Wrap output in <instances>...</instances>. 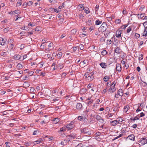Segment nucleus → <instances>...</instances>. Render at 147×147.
Segmentation results:
<instances>
[{
	"label": "nucleus",
	"instance_id": "1",
	"mask_svg": "<svg viewBox=\"0 0 147 147\" xmlns=\"http://www.w3.org/2000/svg\"><path fill=\"white\" fill-rule=\"evenodd\" d=\"M95 71H94L89 74L86 73L84 75V76L86 78L87 80L89 81H91L94 78L93 75L95 74Z\"/></svg>",
	"mask_w": 147,
	"mask_h": 147
},
{
	"label": "nucleus",
	"instance_id": "2",
	"mask_svg": "<svg viewBox=\"0 0 147 147\" xmlns=\"http://www.w3.org/2000/svg\"><path fill=\"white\" fill-rule=\"evenodd\" d=\"M81 132L86 135L89 136L92 134V132L90 130H88L86 128H83L81 130Z\"/></svg>",
	"mask_w": 147,
	"mask_h": 147
},
{
	"label": "nucleus",
	"instance_id": "3",
	"mask_svg": "<svg viewBox=\"0 0 147 147\" xmlns=\"http://www.w3.org/2000/svg\"><path fill=\"white\" fill-rule=\"evenodd\" d=\"M107 24L106 23L104 22L99 27V29L101 31V32H104L107 30Z\"/></svg>",
	"mask_w": 147,
	"mask_h": 147
},
{
	"label": "nucleus",
	"instance_id": "4",
	"mask_svg": "<svg viewBox=\"0 0 147 147\" xmlns=\"http://www.w3.org/2000/svg\"><path fill=\"white\" fill-rule=\"evenodd\" d=\"M121 49L119 47H116L114 52V55H118L121 53Z\"/></svg>",
	"mask_w": 147,
	"mask_h": 147
},
{
	"label": "nucleus",
	"instance_id": "5",
	"mask_svg": "<svg viewBox=\"0 0 147 147\" xmlns=\"http://www.w3.org/2000/svg\"><path fill=\"white\" fill-rule=\"evenodd\" d=\"M139 142L143 145L147 143V140L146 138H142L140 139Z\"/></svg>",
	"mask_w": 147,
	"mask_h": 147
},
{
	"label": "nucleus",
	"instance_id": "6",
	"mask_svg": "<svg viewBox=\"0 0 147 147\" xmlns=\"http://www.w3.org/2000/svg\"><path fill=\"white\" fill-rule=\"evenodd\" d=\"M122 31L120 30H118L116 32L115 36L117 38H121V34Z\"/></svg>",
	"mask_w": 147,
	"mask_h": 147
},
{
	"label": "nucleus",
	"instance_id": "7",
	"mask_svg": "<svg viewBox=\"0 0 147 147\" xmlns=\"http://www.w3.org/2000/svg\"><path fill=\"white\" fill-rule=\"evenodd\" d=\"M7 39H4L2 37H0V44L2 45H5L7 42Z\"/></svg>",
	"mask_w": 147,
	"mask_h": 147
},
{
	"label": "nucleus",
	"instance_id": "8",
	"mask_svg": "<svg viewBox=\"0 0 147 147\" xmlns=\"http://www.w3.org/2000/svg\"><path fill=\"white\" fill-rule=\"evenodd\" d=\"M73 123L71 122L69 124H67L66 125V128L68 130H70L72 129L74 127Z\"/></svg>",
	"mask_w": 147,
	"mask_h": 147
},
{
	"label": "nucleus",
	"instance_id": "9",
	"mask_svg": "<svg viewBox=\"0 0 147 147\" xmlns=\"http://www.w3.org/2000/svg\"><path fill=\"white\" fill-rule=\"evenodd\" d=\"M96 119L97 121H99L101 123H102L104 122L103 119L99 115H96Z\"/></svg>",
	"mask_w": 147,
	"mask_h": 147
},
{
	"label": "nucleus",
	"instance_id": "10",
	"mask_svg": "<svg viewBox=\"0 0 147 147\" xmlns=\"http://www.w3.org/2000/svg\"><path fill=\"white\" fill-rule=\"evenodd\" d=\"M115 87H112L111 88H109L108 90V92L109 93H111L114 92L115 91V89L114 88Z\"/></svg>",
	"mask_w": 147,
	"mask_h": 147
},
{
	"label": "nucleus",
	"instance_id": "11",
	"mask_svg": "<svg viewBox=\"0 0 147 147\" xmlns=\"http://www.w3.org/2000/svg\"><path fill=\"white\" fill-rule=\"evenodd\" d=\"M116 69L117 71L120 72L121 70V65H117Z\"/></svg>",
	"mask_w": 147,
	"mask_h": 147
},
{
	"label": "nucleus",
	"instance_id": "12",
	"mask_svg": "<svg viewBox=\"0 0 147 147\" xmlns=\"http://www.w3.org/2000/svg\"><path fill=\"white\" fill-rule=\"evenodd\" d=\"M110 122L112 123V125L113 126L119 123L118 121L117 120L111 121Z\"/></svg>",
	"mask_w": 147,
	"mask_h": 147
},
{
	"label": "nucleus",
	"instance_id": "13",
	"mask_svg": "<svg viewBox=\"0 0 147 147\" xmlns=\"http://www.w3.org/2000/svg\"><path fill=\"white\" fill-rule=\"evenodd\" d=\"M82 107V105L80 103H78L76 105V108L77 109L79 110Z\"/></svg>",
	"mask_w": 147,
	"mask_h": 147
},
{
	"label": "nucleus",
	"instance_id": "14",
	"mask_svg": "<svg viewBox=\"0 0 147 147\" xmlns=\"http://www.w3.org/2000/svg\"><path fill=\"white\" fill-rule=\"evenodd\" d=\"M42 139L40 138L38 140L34 142L33 143H34V145H36L42 142Z\"/></svg>",
	"mask_w": 147,
	"mask_h": 147
},
{
	"label": "nucleus",
	"instance_id": "15",
	"mask_svg": "<svg viewBox=\"0 0 147 147\" xmlns=\"http://www.w3.org/2000/svg\"><path fill=\"white\" fill-rule=\"evenodd\" d=\"M60 120L59 118H56L54 119L53 120V123L56 124L60 121Z\"/></svg>",
	"mask_w": 147,
	"mask_h": 147
},
{
	"label": "nucleus",
	"instance_id": "16",
	"mask_svg": "<svg viewBox=\"0 0 147 147\" xmlns=\"http://www.w3.org/2000/svg\"><path fill=\"white\" fill-rule=\"evenodd\" d=\"M127 138L131 140L134 141L135 139L134 136V135H131L128 136Z\"/></svg>",
	"mask_w": 147,
	"mask_h": 147
},
{
	"label": "nucleus",
	"instance_id": "17",
	"mask_svg": "<svg viewBox=\"0 0 147 147\" xmlns=\"http://www.w3.org/2000/svg\"><path fill=\"white\" fill-rule=\"evenodd\" d=\"M118 94L120 96H122L123 95V93L122 92V89H119L118 91Z\"/></svg>",
	"mask_w": 147,
	"mask_h": 147
},
{
	"label": "nucleus",
	"instance_id": "18",
	"mask_svg": "<svg viewBox=\"0 0 147 147\" xmlns=\"http://www.w3.org/2000/svg\"><path fill=\"white\" fill-rule=\"evenodd\" d=\"M147 28L146 29H144V30L143 33L142 34V35L143 36H147Z\"/></svg>",
	"mask_w": 147,
	"mask_h": 147
},
{
	"label": "nucleus",
	"instance_id": "19",
	"mask_svg": "<svg viewBox=\"0 0 147 147\" xmlns=\"http://www.w3.org/2000/svg\"><path fill=\"white\" fill-rule=\"evenodd\" d=\"M20 56L19 54H16L13 56V58L15 60H18L20 58Z\"/></svg>",
	"mask_w": 147,
	"mask_h": 147
},
{
	"label": "nucleus",
	"instance_id": "20",
	"mask_svg": "<svg viewBox=\"0 0 147 147\" xmlns=\"http://www.w3.org/2000/svg\"><path fill=\"white\" fill-rule=\"evenodd\" d=\"M109 79V77L108 76H105L103 78V80L105 82L108 81Z\"/></svg>",
	"mask_w": 147,
	"mask_h": 147
},
{
	"label": "nucleus",
	"instance_id": "21",
	"mask_svg": "<svg viewBox=\"0 0 147 147\" xmlns=\"http://www.w3.org/2000/svg\"><path fill=\"white\" fill-rule=\"evenodd\" d=\"M129 109V107L128 105H127L124 107V111L126 113H127L128 110Z\"/></svg>",
	"mask_w": 147,
	"mask_h": 147
},
{
	"label": "nucleus",
	"instance_id": "22",
	"mask_svg": "<svg viewBox=\"0 0 147 147\" xmlns=\"http://www.w3.org/2000/svg\"><path fill=\"white\" fill-rule=\"evenodd\" d=\"M23 85L26 87H28L30 86V84L28 82H25L24 84H23Z\"/></svg>",
	"mask_w": 147,
	"mask_h": 147
},
{
	"label": "nucleus",
	"instance_id": "23",
	"mask_svg": "<svg viewBox=\"0 0 147 147\" xmlns=\"http://www.w3.org/2000/svg\"><path fill=\"white\" fill-rule=\"evenodd\" d=\"M14 11V14L15 15H16V14H20V13L21 12L20 10H15L13 11Z\"/></svg>",
	"mask_w": 147,
	"mask_h": 147
},
{
	"label": "nucleus",
	"instance_id": "24",
	"mask_svg": "<svg viewBox=\"0 0 147 147\" xmlns=\"http://www.w3.org/2000/svg\"><path fill=\"white\" fill-rule=\"evenodd\" d=\"M107 52L106 50H104L101 52V54L102 55L104 56L107 55Z\"/></svg>",
	"mask_w": 147,
	"mask_h": 147
},
{
	"label": "nucleus",
	"instance_id": "25",
	"mask_svg": "<svg viewBox=\"0 0 147 147\" xmlns=\"http://www.w3.org/2000/svg\"><path fill=\"white\" fill-rule=\"evenodd\" d=\"M67 140H64L61 142V144L62 146H64L66 144Z\"/></svg>",
	"mask_w": 147,
	"mask_h": 147
},
{
	"label": "nucleus",
	"instance_id": "26",
	"mask_svg": "<svg viewBox=\"0 0 147 147\" xmlns=\"http://www.w3.org/2000/svg\"><path fill=\"white\" fill-rule=\"evenodd\" d=\"M102 23L101 21H99V20H96L95 22V24L98 25L101 24Z\"/></svg>",
	"mask_w": 147,
	"mask_h": 147
},
{
	"label": "nucleus",
	"instance_id": "27",
	"mask_svg": "<svg viewBox=\"0 0 147 147\" xmlns=\"http://www.w3.org/2000/svg\"><path fill=\"white\" fill-rule=\"evenodd\" d=\"M141 85L143 86H146L147 84L146 82H143L142 80H141L140 82Z\"/></svg>",
	"mask_w": 147,
	"mask_h": 147
},
{
	"label": "nucleus",
	"instance_id": "28",
	"mask_svg": "<svg viewBox=\"0 0 147 147\" xmlns=\"http://www.w3.org/2000/svg\"><path fill=\"white\" fill-rule=\"evenodd\" d=\"M8 42L9 44H12V43L14 42V39L9 38L8 39Z\"/></svg>",
	"mask_w": 147,
	"mask_h": 147
},
{
	"label": "nucleus",
	"instance_id": "29",
	"mask_svg": "<svg viewBox=\"0 0 147 147\" xmlns=\"http://www.w3.org/2000/svg\"><path fill=\"white\" fill-rule=\"evenodd\" d=\"M62 55V52H60L57 55V57L59 59H60Z\"/></svg>",
	"mask_w": 147,
	"mask_h": 147
},
{
	"label": "nucleus",
	"instance_id": "30",
	"mask_svg": "<svg viewBox=\"0 0 147 147\" xmlns=\"http://www.w3.org/2000/svg\"><path fill=\"white\" fill-rule=\"evenodd\" d=\"M88 22L89 23L88 25L89 26L90 25H92V24H93V22L92 20H89L88 21Z\"/></svg>",
	"mask_w": 147,
	"mask_h": 147
},
{
	"label": "nucleus",
	"instance_id": "31",
	"mask_svg": "<svg viewBox=\"0 0 147 147\" xmlns=\"http://www.w3.org/2000/svg\"><path fill=\"white\" fill-rule=\"evenodd\" d=\"M41 30V28L39 26L36 27L35 29V30L36 31H39Z\"/></svg>",
	"mask_w": 147,
	"mask_h": 147
},
{
	"label": "nucleus",
	"instance_id": "32",
	"mask_svg": "<svg viewBox=\"0 0 147 147\" xmlns=\"http://www.w3.org/2000/svg\"><path fill=\"white\" fill-rule=\"evenodd\" d=\"M131 26H129L127 30V33H129V32L131 30Z\"/></svg>",
	"mask_w": 147,
	"mask_h": 147
},
{
	"label": "nucleus",
	"instance_id": "33",
	"mask_svg": "<svg viewBox=\"0 0 147 147\" xmlns=\"http://www.w3.org/2000/svg\"><path fill=\"white\" fill-rule=\"evenodd\" d=\"M77 50V47H73L71 49V51L73 52H75Z\"/></svg>",
	"mask_w": 147,
	"mask_h": 147
},
{
	"label": "nucleus",
	"instance_id": "34",
	"mask_svg": "<svg viewBox=\"0 0 147 147\" xmlns=\"http://www.w3.org/2000/svg\"><path fill=\"white\" fill-rule=\"evenodd\" d=\"M23 67V65H17L16 66V67L18 69H21Z\"/></svg>",
	"mask_w": 147,
	"mask_h": 147
},
{
	"label": "nucleus",
	"instance_id": "35",
	"mask_svg": "<svg viewBox=\"0 0 147 147\" xmlns=\"http://www.w3.org/2000/svg\"><path fill=\"white\" fill-rule=\"evenodd\" d=\"M22 3V0H20V1L18 2L17 3V6H20Z\"/></svg>",
	"mask_w": 147,
	"mask_h": 147
},
{
	"label": "nucleus",
	"instance_id": "36",
	"mask_svg": "<svg viewBox=\"0 0 147 147\" xmlns=\"http://www.w3.org/2000/svg\"><path fill=\"white\" fill-rule=\"evenodd\" d=\"M79 47L80 49L81 50H82L84 49V47L82 44H80L79 45Z\"/></svg>",
	"mask_w": 147,
	"mask_h": 147
},
{
	"label": "nucleus",
	"instance_id": "37",
	"mask_svg": "<svg viewBox=\"0 0 147 147\" xmlns=\"http://www.w3.org/2000/svg\"><path fill=\"white\" fill-rule=\"evenodd\" d=\"M122 12L123 14L124 15H126L127 13V12L125 8L123 9Z\"/></svg>",
	"mask_w": 147,
	"mask_h": 147
},
{
	"label": "nucleus",
	"instance_id": "38",
	"mask_svg": "<svg viewBox=\"0 0 147 147\" xmlns=\"http://www.w3.org/2000/svg\"><path fill=\"white\" fill-rule=\"evenodd\" d=\"M121 22V20L120 19H117L115 20V23H116V24H120Z\"/></svg>",
	"mask_w": 147,
	"mask_h": 147
},
{
	"label": "nucleus",
	"instance_id": "39",
	"mask_svg": "<svg viewBox=\"0 0 147 147\" xmlns=\"http://www.w3.org/2000/svg\"><path fill=\"white\" fill-rule=\"evenodd\" d=\"M84 12L86 14H88L90 12V11L89 9L87 8L86 9H84Z\"/></svg>",
	"mask_w": 147,
	"mask_h": 147
},
{
	"label": "nucleus",
	"instance_id": "40",
	"mask_svg": "<svg viewBox=\"0 0 147 147\" xmlns=\"http://www.w3.org/2000/svg\"><path fill=\"white\" fill-rule=\"evenodd\" d=\"M77 31V30L76 29H74L71 30V32L72 33L74 34H75L76 33Z\"/></svg>",
	"mask_w": 147,
	"mask_h": 147
},
{
	"label": "nucleus",
	"instance_id": "41",
	"mask_svg": "<svg viewBox=\"0 0 147 147\" xmlns=\"http://www.w3.org/2000/svg\"><path fill=\"white\" fill-rule=\"evenodd\" d=\"M123 134H120L119 135V136H117V137L115 138H114L113 140H116V139L121 137L122 136Z\"/></svg>",
	"mask_w": 147,
	"mask_h": 147
},
{
	"label": "nucleus",
	"instance_id": "42",
	"mask_svg": "<svg viewBox=\"0 0 147 147\" xmlns=\"http://www.w3.org/2000/svg\"><path fill=\"white\" fill-rule=\"evenodd\" d=\"M90 26L89 28V30L90 31H92L95 28V26H94L90 25Z\"/></svg>",
	"mask_w": 147,
	"mask_h": 147
},
{
	"label": "nucleus",
	"instance_id": "43",
	"mask_svg": "<svg viewBox=\"0 0 147 147\" xmlns=\"http://www.w3.org/2000/svg\"><path fill=\"white\" fill-rule=\"evenodd\" d=\"M31 142H25L24 144V145L25 146H30L31 145Z\"/></svg>",
	"mask_w": 147,
	"mask_h": 147
},
{
	"label": "nucleus",
	"instance_id": "44",
	"mask_svg": "<svg viewBox=\"0 0 147 147\" xmlns=\"http://www.w3.org/2000/svg\"><path fill=\"white\" fill-rule=\"evenodd\" d=\"M79 6L81 8H83V10L84 9V5L83 4H79Z\"/></svg>",
	"mask_w": 147,
	"mask_h": 147
},
{
	"label": "nucleus",
	"instance_id": "45",
	"mask_svg": "<svg viewBox=\"0 0 147 147\" xmlns=\"http://www.w3.org/2000/svg\"><path fill=\"white\" fill-rule=\"evenodd\" d=\"M76 63L79 64H81V63H82V61L80 62V60H79L78 59H77L76 61Z\"/></svg>",
	"mask_w": 147,
	"mask_h": 147
},
{
	"label": "nucleus",
	"instance_id": "46",
	"mask_svg": "<svg viewBox=\"0 0 147 147\" xmlns=\"http://www.w3.org/2000/svg\"><path fill=\"white\" fill-rule=\"evenodd\" d=\"M99 8V5H97L95 8V11H98Z\"/></svg>",
	"mask_w": 147,
	"mask_h": 147
},
{
	"label": "nucleus",
	"instance_id": "47",
	"mask_svg": "<svg viewBox=\"0 0 147 147\" xmlns=\"http://www.w3.org/2000/svg\"><path fill=\"white\" fill-rule=\"evenodd\" d=\"M66 128L65 127H63L60 129L61 131H64L66 130Z\"/></svg>",
	"mask_w": 147,
	"mask_h": 147
},
{
	"label": "nucleus",
	"instance_id": "48",
	"mask_svg": "<svg viewBox=\"0 0 147 147\" xmlns=\"http://www.w3.org/2000/svg\"><path fill=\"white\" fill-rule=\"evenodd\" d=\"M49 10L50 12H51L52 13L54 11V8H50L49 9Z\"/></svg>",
	"mask_w": 147,
	"mask_h": 147
},
{
	"label": "nucleus",
	"instance_id": "49",
	"mask_svg": "<svg viewBox=\"0 0 147 147\" xmlns=\"http://www.w3.org/2000/svg\"><path fill=\"white\" fill-rule=\"evenodd\" d=\"M144 7H145L144 6V5H142L140 8L139 10H140L142 11L144 9Z\"/></svg>",
	"mask_w": 147,
	"mask_h": 147
},
{
	"label": "nucleus",
	"instance_id": "50",
	"mask_svg": "<svg viewBox=\"0 0 147 147\" xmlns=\"http://www.w3.org/2000/svg\"><path fill=\"white\" fill-rule=\"evenodd\" d=\"M25 45L24 44H22L20 46V49L22 50L23 49Z\"/></svg>",
	"mask_w": 147,
	"mask_h": 147
},
{
	"label": "nucleus",
	"instance_id": "51",
	"mask_svg": "<svg viewBox=\"0 0 147 147\" xmlns=\"http://www.w3.org/2000/svg\"><path fill=\"white\" fill-rule=\"evenodd\" d=\"M145 13H141L140 14V18L141 19H143V17H144Z\"/></svg>",
	"mask_w": 147,
	"mask_h": 147
},
{
	"label": "nucleus",
	"instance_id": "52",
	"mask_svg": "<svg viewBox=\"0 0 147 147\" xmlns=\"http://www.w3.org/2000/svg\"><path fill=\"white\" fill-rule=\"evenodd\" d=\"M129 24V23L128 24H125L123 26H122L121 27H122L124 26L123 28H122L123 29H124L125 30V29L126 27H127L128 26Z\"/></svg>",
	"mask_w": 147,
	"mask_h": 147
},
{
	"label": "nucleus",
	"instance_id": "53",
	"mask_svg": "<svg viewBox=\"0 0 147 147\" xmlns=\"http://www.w3.org/2000/svg\"><path fill=\"white\" fill-rule=\"evenodd\" d=\"M112 41L111 40H107V44L110 45L112 43Z\"/></svg>",
	"mask_w": 147,
	"mask_h": 147
},
{
	"label": "nucleus",
	"instance_id": "54",
	"mask_svg": "<svg viewBox=\"0 0 147 147\" xmlns=\"http://www.w3.org/2000/svg\"><path fill=\"white\" fill-rule=\"evenodd\" d=\"M14 47V45L13 44H11L10 46L9 47V48L11 50H12L13 49Z\"/></svg>",
	"mask_w": 147,
	"mask_h": 147
},
{
	"label": "nucleus",
	"instance_id": "55",
	"mask_svg": "<svg viewBox=\"0 0 147 147\" xmlns=\"http://www.w3.org/2000/svg\"><path fill=\"white\" fill-rule=\"evenodd\" d=\"M61 11V10H59L58 9V10H57V9H55L54 8V11L56 12V13H58L60 12V11Z\"/></svg>",
	"mask_w": 147,
	"mask_h": 147
},
{
	"label": "nucleus",
	"instance_id": "56",
	"mask_svg": "<svg viewBox=\"0 0 147 147\" xmlns=\"http://www.w3.org/2000/svg\"><path fill=\"white\" fill-rule=\"evenodd\" d=\"M33 30H31V31L30 32H28V36H29V34H30L31 35L32 34H33Z\"/></svg>",
	"mask_w": 147,
	"mask_h": 147
},
{
	"label": "nucleus",
	"instance_id": "57",
	"mask_svg": "<svg viewBox=\"0 0 147 147\" xmlns=\"http://www.w3.org/2000/svg\"><path fill=\"white\" fill-rule=\"evenodd\" d=\"M111 32L109 30H107L105 32V34H106L109 35L110 34V33Z\"/></svg>",
	"mask_w": 147,
	"mask_h": 147
},
{
	"label": "nucleus",
	"instance_id": "58",
	"mask_svg": "<svg viewBox=\"0 0 147 147\" xmlns=\"http://www.w3.org/2000/svg\"><path fill=\"white\" fill-rule=\"evenodd\" d=\"M32 1H29L28 3H27L28 5L30 6L32 4Z\"/></svg>",
	"mask_w": 147,
	"mask_h": 147
},
{
	"label": "nucleus",
	"instance_id": "59",
	"mask_svg": "<svg viewBox=\"0 0 147 147\" xmlns=\"http://www.w3.org/2000/svg\"><path fill=\"white\" fill-rule=\"evenodd\" d=\"M26 33L25 32L22 31L20 33V34L22 36H24Z\"/></svg>",
	"mask_w": 147,
	"mask_h": 147
},
{
	"label": "nucleus",
	"instance_id": "60",
	"mask_svg": "<svg viewBox=\"0 0 147 147\" xmlns=\"http://www.w3.org/2000/svg\"><path fill=\"white\" fill-rule=\"evenodd\" d=\"M28 5H27V3H24L23 4V5L22 6H24V8H25V7H26V6Z\"/></svg>",
	"mask_w": 147,
	"mask_h": 147
},
{
	"label": "nucleus",
	"instance_id": "61",
	"mask_svg": "<svg viewBox=\"0 0 147 147\" xmlns=\"http://www.w3.org/2000/svg\"><path fill=\"white\" fill-rule=\"evenodd\" d=\"M47 41L46 38H44L42 39V42L43 43H45Z\"/></svg>",
	"mask_w": 147,
	"mask_h": 147
},
{
	"label": "nucleus",
	"instance_id": "62",
	"mask_svg": "<svg viewBox=\"0 0 147 147\" xmlns=\"http://www.w3.org/2000/svg\"><path fill=\"white\" fill-rule=\"evenodd\" d=\"M115 84L116 83L115 82H113L112 84L111 87H115Z\"/></svg>",
	"mask_w": 147,
	"mask_h": 147
},
{
	"label": "nucleus",
	"instance_id": "63",
	"mask_svg": "<svg viewBox=\"0 0 147 147\" xmlns=\"http://www.w3.org/2000/svg\"><path fill=\"white\" fill-rule=\"evenodd\" d=\"M118 110V107H115L113 109V111H116Z\"/></svg>",
	"mask_w": 147,
	"mask_h": 147
},
{
	"label": "nucleus",
	"instance_id": "64",
	"mask_svg": "<svg viewBox=\"0 0 147 147\" xmlns=\"http://www.w3.org/2000/svg\"><path fill=\"white\" fill-rule=\"evenodd\" d=\"M66 36V35L65 34H63L60 37V38L62 39L64 37H65Z\"/></svg>",
	"mask_w": 147,
	"mask_h": 147
}]
</instances>
